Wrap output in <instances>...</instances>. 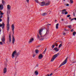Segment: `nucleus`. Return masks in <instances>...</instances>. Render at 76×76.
Returning a JSON list of instances; mask_svg holds the SVG:
<instances>
[{"mask_svg": "<svg viewBox=\"0 0 76 76\" xmlns=\"http://www.w3.org/2000/svg\"><path fill=\"white\" fill-rule=\"evenodd\" d=\"M54 47H55V45H53L52 46V48H54Z\"/></svg>", "mask_w": 76, "mask_h": 76, "instance_id": "35", "label": "nucleus"}, {"mask_svg": "<svg viewBox=\"0 0 76 76\" xmlns=\"http://www.w3.org/2000/svg\"><path fill=\"white\" fill-rule=\"evenodd\" d=\"M43 16H45V15H47V13H43L42 14Z\"/></svg>", "mask_w": 76, "mask_h": 76, "instance_id": "25", "label": "nucleus"}, {"mask_svg": "<svg viewBox=\"0 0 76 76\" xmlns=\"http://www.w3.org/2000/svg\"><path fill=\"white\" fill-rule=\"evenodd\" d=\"M4 23H2V24H0V27H2V29H4ZM1 31V29H0V32Z\"/></svg>", "mask_w": 76, "mask_h": 76, "instance_id": "6", "label": "nucleus"}, {"mask_svg": "<svg viewBox=\"0 0 76 76\" xmlns=\"http://www.w3.org/2000/svg\"><path fill=\"white\" fill-rule=\"evenodd\" d=\"M66 9H64L62 10V12H66Z\"/></svg>", "mask_w": 76, "mask_h": 76, "instance_id": "36", "label": "nucleus"}, {"mask_svg": "<svg viewBox=\"0 0 76 76\" xmlns=\"http://www.w3.org/2000/svg\"><path fill=\"white\" fill-rule=\"evenodd\" d=\"M55 45H56V47H57L58 46V45L56 43L55 44Z\"/></svg>", "mask_w": 76, "mask_h": 76, "instance_id": "42", "label": "nucleus"}, {"mask_svg": "<svg viewBox=\"0 0 76 76\" xmlns=\"http://www.w3.org/2000/svg\"><path fill=\"white\" fill-rule=\"evenodd\" d=\"M15 58H16V57Z\"/></svg>", "mask_w": 76, "mask_h": 76, "instance_id": "62", "label": "nucleus"}, {"mask_svg": "<svg viewBox=\"0 0 76 76\" xmlns=\"http://www.w3.org/2000/svg\"><path fill=\"white\" fill-rule=\"evenodd\" d=\"M65 31H67V30H66V29H65Z\"/></svg>", "mask_w": 76, "mask_h": 76, "instance_id": "56", "label": "nucleus"}, {"mask_svg": "<svg viewBox=\"0 0 76 76\" xmlns=\"http://www.w3.org/2000/svg\"><path fill=\"white\" fill-rule=\"evenodd\" d=\"M64 1H66V0H64Z\"/></svg>", "mask_w": 76, "mask_h": 76, "instance_id": "59", "label": "nucleus"}, {"mask_svg": "<svg viewBox=\"0 0 76 76\" xmlns=\"http://www.w3.org/2000/svg\"><path fill=\"white\" fill-rule=\"evenodd\" d=\"M69 5V4H67L66 5V6H68Z\"/></svg>", "mask_w": 76, "mask_h": 76, "instance_id": "46", "label": "nucleus"}, {"mask_svg": "<svg viewBox=\"0 0 76 76\" xmlns=\"http://www.w3.org/2000/svg\"><path fill=\"white\" fill-rule=\"evenodd\" d=\"M11 27L13 34H14V29H15V26H14V25H13V24L12 25Z\"/></svg>", "mask_w": 76, "mask_h": 76, "instance_id": "11", "label": "nucleus"}, {"mask_svg": "<svg viewBox=\"0 0 76 76\" xmlns=\"http://www.w3.org/2000/svg\"><path fill=\"white\" fill-rule=\"evenodd\" d=\"M65 15H67V14H68V12L67 11H65Z\"/></svg>", "mask_w": 76, "mask_h": 76, "instance_id": "34", "label": "nucleus"}, {"mask_svg": "<svg viewBox=\"0 0 76 76\" xmlns=\"http://www.w3.org/2000/svg\"><path fill=\"white\" fill-rule=\"evenodd\" d=\"M74 76H75V75H74Z\"/></svg>", "mask_w": 76, "mask_h": 76, "instance_id": "63", "label": "nucleus"}, {"mask_svg": "<svg viewBox=\"0 0 76 76\" xmlns=\"http://www.w3.org/2000/svg\"><path fill=\"white\" fill-rule=\"evenodd\" d=\"M62 14H64V12H61Z\"/></svg>", "mask_w": 76, "mask_h": 76, "instance_id": "50", "label": "nucleus"}, {"mask_svg": "<svg viewBox=\"0 0 76 76\" xmlns=\"http://www.w3.org/2000/svg\"><path fill=\"white\" fill-rule=\"evenodd\" d=\"M70 1L71 3L73 4V1L72 0H70Z\"/></svg>", "mask_w": 76, "mask_h": 76, "instance_id": "28", "label": "nucleus"}, {"mask_svg": "<svg viewBox=\"0 0 76 76\" xmlns=\"http://www.w3.org/2000/svg\"><path fill=\"white\" fill-rule=\"evenodd\" d=\"M47 50V49H45L44 51L43 52V53L42 54H45V52H46V50Z\"/></svg>", "mask_w": 76, "mask_h": 76, "instance_id": "30", "label": "nucleus"}, {"mask_svg": "<svg viewBox=\"0 0 76 76\" xmlns=\"http://www.w3.org/2000/svg\"><path fill=\"white\" fill-rule=\"evenodd\" d=\"M9 40L10 42H11L12 41V40L11 39V35H10V34H9Z\"/></svg>", "mask_w": 76, "mask_h": 76, "instance_id": "12", "label": "nucleus"}, {"mask_svg": "<svg viewBox=\"0 0 76 76\" xmlns=\"http://www.w3.org/2000/svg\"><path fill=\"white\" fill-rule=\"evenodd\" d=\"M52 75H53V73H51V74H50V76H52Z\"/></svg>", "mask_w": 76, "mask_h": 76, "instance_id": "44", "label": "nucleus"}, {"mask_svg": "<svg viewBox=\"0 0 76 76\" xmlns=\"http://www.w3.org/2000/svg\"><path fill=\"white\" fill-rule=\"evenodd\" d=\"M68 28L69 29H72V25H70L69 26Z\"/></svg>", "mask_w": 76, "mask_h": 76, "instance_id": "26", "label": "nucleus"}, {"mask_svg": "<svg viewBox=\"0 0 76 76\" xmlns=\"http://www.w3.org/2000/svg\"><path fill=\"white\" fill-rule=\"evenodd\" d=\"M69 19H71V17H69Z\"/></svg>", "mask_w": 76, "mask_h": 76, "instance_id": "54", "label": "nucleus"}, {"mask_svg": "<svg viewBox=\"0 0 76 76\" xmlns=\"http://www.w3.org/2000/svg\"><path fill=\"white\" fill-rule=\"evenodd\" d=\"M2 3L4 5V4L5 3V1H4L3 0L2 1Z\"/></svg>", "mask_w": 76, "mask_h": 76, "instance_id": "27", "label": "nucleus"}, {"mask_svg": "<svg viewBox=\"0 0 76 76\" xmlns=\"http://www.w3.org/2000/svg\"><path fill=\"white\" fill-rule=\"evenodd\" d=\"M42 37H41V36L39 37V34H37V38H38V39H40V38H42Z\"/></svg>", "mask_w": 76, "mask_h": 76, "instance_id": "21", "label": "nucleus"}, {"mask_svg": "<svg viewBox=\"0 0 76 76\" xmlns=\"http://www.w3.org/2000/svg\"><path fill=\"white\" fill-rule=\"evenodd\" d=\"M63 35H65V34H66V33H65V32H64L63 33Z\"/></svg>", "mask_w": 76, "mask_h": 76, "instance_id": "45", "label": "nucleus"}, {"mask_svg": "<svg viewBox=\"0 0 76 76\" xmlns=\"http://www.w3.org/2000/svg\"><path fill=\"white\" fill-rule=\"evenodd\" d=\"M73 20H74V18H72V19L71 20V21Z\"/></svg>", "mask_w": 76, "mask_h": 76, "instance_id": "47", "label": "nucleus"}, {"mask_svg": "<svg viewBox=\"0 0 76 76\" xmlns=\"http://www.w3.org/2000/svg\"><path fill=\"white\" fill-rule=\"evenodd\" d=\"M3 9V4L0 5V10H1Z\"/></svg>", "mask_w": 76, "mask_h": 76, "instance_id": "13", "label": "nucleus"}, {"mask_svg": "<svg viewBox=\"0 0 76 76\" xmlns=\"http://www.w3.org/2000/svg\"><path fill=\"white\" fill-rule=\"evenodd\" d=\"M19 52L17 53L16 50H15L13 52L12 54V58H15V55L16 56V57H18V55H19Z\"/></svg>", "mask_w": 76, "mask_h": 76, "instance_id": "2", "label": "nucleus"}, {"mask_svg": "<svg viewBox=\"0 0 76 76\" xmlns=\"http://www.w3.org/2000/svg\"><path fill=\"white\" fill-rule=\"evenodd\" d=\"M0 45H3V42H0Z\"/></svg>", "mask_w": 76, "mask_h": 76, "instance_id": "37", "label": "nucleus"}, {"mask_svg": "<svg viewBox=\"0 0 76 76\" xmlns=\"http://www.w3.org/2000/svg\"><path fill=\"white\" fill-rule=\"evenodd\" d=\"M50 3H51V2L50 1H48V3H46L45 6H49V5L50 4Z\"/></svg>", "mask_w": 76, "mask_h": 76, "instance_id": "15", "label": "nucleus"}, {"mask_svg": "<svg viewBox=\"0 0 76 76\" xmlns=\"http://www.w3.org/2000/svg\"><path fill=\"white\" fill-rule=\"evenodd\" d=\"M73 15L74 16H75V15H76V10L74 11L73 13Z\"/></svg>", "mask_w": 76, "mask_h": 76, "instance_id": "20", "label": "nucleus"}, {"mask_svg": "<svg viewBox=\"0 0 76 76\" xmlns=\"http://www.w3.org/2000/svg\"><path fill=\"white\" fill-rule=\"evenodd\" d=\"M71 32H73V29H72V30H71Z\"/></svg>", "mask_w": 76, "mask_h": 76, "instance_id": "43", "label": "nucleus"}, {"mask_svg": "<svg viewBox=\"0 0 76 76\" xmlns=\"http://www.w3.org/2000/svg\"><path fill=\"white\" fill-rule=\"evenodd\" d=\"M61 46H62V44H60L58 46V48H60L61 47Z\"/></svg>", "mask_w": 76, "mask_h": 76, "instance_id": "31", "label": "nucleus"}, {"mask_svg": "<svg viewBox=\"0 0 76 76\" xmlns=\"http://www.w3.org/2000/svg\"><path fill=\"white\" fill-rule=\"evenodd\" d=\"M43 39H44V38H42V39H41V40H43Z\"/></svg>", "mask_w": 76, "mask_h": 76, "instance_id": "51", "label": "nucleus"}, {"mask_svg": "<svg viewBox=\"0 0 76 76\" xmlns=\"http://www.w3.org/2000/svg\"><path fill=\"white\" fill-rule=\"evenodd\" d=\"M26 1L28 3H29V0H26Z\"/></svg>", "mask_w": 76, "mask_h": 76, "instance_id": "40", "label": "nucleus"}, {"mask_svg": "<svg viewBox=\"0 0 76 76\" xmlns=\"http://www.w3.org/2000/svg\"><path fill=\"white\" fill-rule=\"evenodd\" d=\"M0 13H1V11L0 10Z\"/></svg>", "mask_w": 76, "mask_h": 76, "instance_id": "55", "label": "nucleus"}, {"mask_svg": "<svg viewBox=\"0 0 76 76\" xmlns=\"http://www.w3.org/2000/svg\"><path fill=\"white\" fill-rule=\"evenodd\" d=\"M3 17V15H1L0 16V18H2ZM2 21V20L0 18V22H1Z\"/></svg>", "mask_w": 76, "mask_h": 76, "instance_id": "22", "label": "nucleus"}, {"mask_svg": "<svg viewBox=\"0 0 76 76\" xmlns=\"http://www.w3.org/2000/svg\"><path fill=\"white\" fill-rule=\"evenodd\" d=\"M66 23H68L67 22Z\"/></svg>", "mask_w": 76, "mask_h": 76, "instance_id": "57", "label": "nucleus"}, {"mask_svg": "<svg viewBox=\"0 0 76 76\" xmlns=\"http://www.w3.org/2000/svg\"><path fill=\"white\" fill-rule=\"evenodd\" d=\"M34 0L36 3H39V2H38V1L37 0Z\"/></svg>", "mask_w": 76, "mask_h": 76, "instance_id": "33", "label": "nucleus"}, {"mask_svg": "<svg viewBox=\"0 0 76 76\" xmlns=\"http://www.w3.org/2000/svg\"><path fill=\"white\" fill-rule=\"evenodd\" d=\"M48 76H50L48 74Z\"/></svg>", "mask_w": 76, "mask_h": 76, "instance_id": "58", "label": "nucleus"}, {"mask_svg": "<svg viewBox=\"0 0 76 76\" xmlns=\"http://www.w3.org/2000/svg\"><path fill=\"white\" fill-rule=\"evenodd\" d=\"M7 72V68H5L4 69V73H6Z\"/></svg>", "mask_w": 76, "mask_h": 76, "instance_id": "17", "label": "nucleus"}, {"mask_svg": "<svg viewBox=\"0 0 76 76\" xmlns=\"http://www.w3.org/2000/svg\"><path fill=\"white\" fill-rule=\"evenodd\" d=\"M56 21H57V20H56Z\"/></svg>", "mask_w": 76, "mask_h": 76, "instance_id": "64", "label": "nucleus"}, {"mask_svg": "<svg viewBox=\"0 0 76 76\" xmlns=\"http://www.w3.org/2000/svg\"><path fill=\"white\" fill-rule=\"evenodd\" d=\"M74 20H76V18H74Z\"/></svg>", "mask_w": 76, "mask_h": 76, "instance_id": "49", "label": "nucleus"}, {"mask_svg": "<svg viewBox=\"0 0 76 76\" xmlns=\"http://www.w3.org/2000/svg\"><path fill=\"white\" fill-rule=\"evenodd\" d=\"M62 21H63V20H64V19H62Z\"/></svg>", "mask_w": 76, "mask_h": 76, "instance_id": "52", "label": "nucleus"}, {"mask_svg": "<svg viewBox=\"0 0 76 76\" xmlns=\"http://www.w3.org/2000/svg\"><path fill=\"white\" fill-rule=\"evenodd\" d=\"M43 57V55L42 54H39V56L38 57V58L39 59H42Z\"/></svg>", "mask_w": 76, "mask_h": 76, "instance_id": "9", "label": "nucleus"}, {"mask_svg": "<svg viewBox=\"0 0 76 76\" xmlns=\"http://www.w3.org/2000/svg\"><path fill=\"white\" fill-rule=\"evenodd\" d=\"M73 63H75V62H73Z\"/></svg>", "mask_w": 76, "mask_h": 76, "instance_id": "60", "label": "nucleus"}, {"mask_svg": "<svg viewBox=\"0 0 76 76\" xmlns=\"http://www.w3.org/2000/svg\"><path fill=\"white\" fill-rule=\"evenodd\" d=\"M56 69H55L54 71H56Z\"/></svg>", "mask_w": 76, "mask_h": 76, "instance_id": "61", "label": "nucleus"}, {"mask_svg": "<svg viewBox=\"0 0 76 76\" xmlns=\"http://www.w3.org/2000/svg\"><path fill=\"white\" fill-rule=\"evenodd\" d=\"M34 74H35V76H37V75H38V70H37L35 71Z\"/></svg>", "mask_w": 76, "mask_h": 76, "instance_id": "16", "label": "nucleus"}, {"mask_svg": "<svg viewBox=\"0 0 76 76\" xmlns=\"http://www.w3.org/2000/svg\"><path fill=\"white\" fill-rule=\"evenodd\" d=\"M59 54H60V53H58L57 54L54 55L51 59V61H53L54 60L55 58H56Z\"/></svg>", "mask_w": 76, "mask_h": 76, "instance_id": "3", "label": "nucleus"}, {"mask_svg": "<svg viewBox=\"0 0 76 76\" xmlns=\"http://www.w3.org/2000/svg\"><path fill=\"white\" fill-rule=\"evenodd\" d=\"M58 24L57 23L56 25V28L57 29H58Z\"/></svg>", "mask_w": 76, "mask_h": 76, "instance_id": "24", "label": "nucleus"}, {"mask_svg": "<svg viewBox=\"0 0 76 76\" xmlns=\"http://www.w3.org/2000/svg\"><path fill=\"white\" fill-rule=\"evenodd\" d=\"M38 67V64H37L36 65V66H35V68H37Z\"/></svg>", "mask_w": 76, "mask_h": 76, "instance_id": "32", "label": "nucleus"}, {"mask_svg": "<svg viewBox=\"0 0 76 76\" xmlns=\"http://www.w3.org/2000/svg\"><path fill=\"white\" fill-rule=\"evenodd\" d=\"M54 50H55V51H56V52H57V51H58L59 50V49H57V47H56L54 48Z\"/></svg>", "mask_w": 76, "mask_h": 76, "instance_id": "19", "label": "nucleus"}, {"mask_svg": "<svg viewBox=\"0 0 76 76\" xmlns=\"http://www.w3.org/2000/svg\"><path fill=\"white\" fill-rule=\"evenodd\" d=\"M70 16V15H68L67 16V18H69Z\"/></svg>", "mask_w": 76, "mask_h": 76, "instance_id": "38", "label": "nucleus"}, {"mask_svg": "<svg viewBox=\"0 0 76 76\" xmlns=\"http://www.w3.org/2000/svg\"><path fill=\"white\" fill-rule=\"evenodd\" d=\"M7 31H9V29H10V26H9V17L8 16L7 17Z\"/></svg>", "mask_w": 76, "mask_h": 76, "instance_id": "1", "label": "nucleus"}, {"mask_svg": "<svg viewBox=\"0 0 76 76\" xmlns=\"http://www.w3.org/2000/svg\"><path fill=\"white\" fill-rule=\"evenodd\" d=\"M68 57H67L65 59V60L60 65L59 67H60L61 66H62V65H64V64H66L67 63V60Z\"/></svg>", "mask_w": 76, "mask_h": 76, "instance_id": "4", "label": "nucleus"}, {"mask_svg": "<svg viewBox=\"0 0 76 76\" xmlns=\"http://www.w3.org/2000/svg\"><path fill=\"white\" fill-rule=\"evenodd\" d=\"M43 30V28H41V29L39 30V33L40 36V37H44V36H42V33H41V32Z\"/></svg>", "mask_w": 76, "mask_h": 76, "instance_id": "5", "label": "nucleus"}, {"mask_svg": "<svg viewBox=\"0 0 76 76\" xmlns=\"http://www.w3.org/2000/svg\"><path fill=\"white\" fill-rule=\"evenodd\" d=\"M36 55L35 54H33V57H35V56Z\"/></svg>", "mask_w": 76, "mask_h": 76, "instance_id": "41", "label": "nucleus"}, {"mask_svg": "<svg viewBox=\"0 0 76 76\" xmlns=\"http://www.w3.org/2000/svg\"><path fill=\"white\" fill-rule=\"evenodd\" d=\"M76 34V32L74 31V32L72 34H73V35H75V34Z\"/></svg>", "mask_w": 76, "mask_h": 76, "instance_id": "29", "label": "nucleus"}, {"mask_svg": "<svg viewBox=\"0 0 76 76\" xmlns=\"http://www.w3.org/2000/svg\"><path fill=\"white\" fill-rule=\"evenodd\" d=\"M51 25V24H48L47 26H48V25Z\"/></svg>", "mask_w": 76, "mask_h": 76, "instance_id": "48", "label": "nucleus"}, {"mask_svg": "<svg viewBox=\"0 0 76 76\" xmlns=\"http://www.w3.org/2000/svg\"><path fill=\"white\" fill-rule=\"evenodd\" d=\"M34 38H31L29 40V41H28V43L29 44L30 43H31L32 41H34Z\"/></svg>", "mask_w": 76, "mask_h": 76, "instance_id": "10", "label": "nucleus"}, {"mask_svg": "<svg viewBox=\"0 0 76 76\" xmlns=\"http://www.w3.org/2000/svg\"><path fill=\"white\" fill-rule=\"evenodd\" d=\"M39 4L41 6H44L45 4V2L44 1H43L39 3Z\"/></svg>", "mask_w": 76, "mask_h": 76, "instance_id": "7", "label": "nucleus"}, {"mask_svg": "<svg viewBox=\"0 0 76 76\" xmlns=\"http://www.w3.org/2000/svg\"><path fill=\"white\" fill-rule=\"evenodd\" d=\"M39 52V51L38 50H35V53L36 54H38Z\"/></svg>", "mask_w": 76, "mask_h": 76, "instance_id": "23", "label": "nucleus"}, {"mask_svg": "<svg viewBox=\"0 0 76 76\" xmlns=\"http://www.w3.org/2000/svg\"><path fill=\"white\" fill-rule=\"evenodd\" d=\"M14 42H15V38L13 36V35H12V43H13V44H14Z\"/></svg>", "mask_w": 76, "mask_h": 76, "instance_id": "18", "label": "nucleus"}, {"mask_svg": "<svg viewBox=\"0 0 76 76\" xmlns=\"http://www.w3.org/2000/svg\"><path fill=\"white\" fill-rule=\"evenodd\" d=\"M3 14H4L3 13H2L1 12V14H0L1 15H3Z\"/></svg>", "mask_w": 76, "mask_h": 76, "instance_id": "39", "label": "nucleus"}, {"mask_svg": "<svg viewBox=\"0 0 76 76\" xmlns=\"http://www.w3.org/2000/svg\"><path fill=\"white\" fill-rule=\"evenodd\" d=\"M1 40L2 42L4 43V42H5V36H4V35L2 37Z\"/></svg>", "mask_w": 76, "mask_h": 76, "instance_id": "8", "label": "nucleus"}, {"mask_svg": "<svg viewBox=\"0 0 76 76\" xmlns=\"http://www.w3.org/2000/svg\"><path fill=\"white\" fill-rule=\"evenodd\" d=\"M10 9H11V6L9 5H7V9L10 10Z\"/></svg>", "mask_w": 76, "mask_h": 76, "instance_id": "14", "label": "nucleus"}, {"mask_svg": "<svg viewBox=\"0 0 76 76\" xmlns=\"http://www.w3.org/2000/svg\"><path fill=\"white\" fill-rule=\"evenodd\" d=\"M47 32H48V31H47L46 33H47Z\"/></svg>", "mask_w": 76, "mask_h": 76, "instance_id": "53", "label": "nucleus"}]
</instances>
